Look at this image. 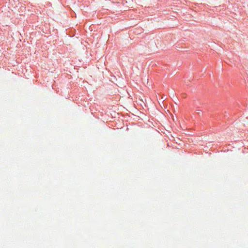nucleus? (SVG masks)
Returning a JSON list of instances; mask_svg holds the SVG:
<instances>
[{"mask_svg": "<svg viewBox=\"0 0 248 248\" xmlns=\"http://www.w3.org/2000/svg\"><path fill=\"white\" fill-rule=\"evenodd\" d=\"M197 113L198 114V115H200L201 110H197Z\"/></svg>", "mask_w": 248, "mask_h": 248, "instance_id": "1", "label": "nucleus"}]
</instances>
